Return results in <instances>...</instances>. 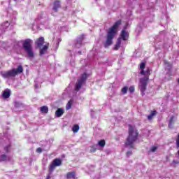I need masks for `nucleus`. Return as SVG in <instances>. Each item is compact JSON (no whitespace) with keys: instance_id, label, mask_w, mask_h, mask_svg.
<instances>
[{"instance_id":"1","label":"nucleus","mask_w":179,"mask_h":179,"mask_svg":"<svg viewBox=\"0 0 179 179\" xmlns=\"http://www.w3.org/2000/svg\"><path fill=\"white\" fill-rule=\"evenodd\" d=\"M145 63H141L140 64V73L141 75H143L145 77L140 79L138 87L141 92L142 96H144L145 92L146 91V86H148V80H149V75H150V69L147 68L146 71H145Z\"/></svg>"},{"instance_id":"2","label":"nucleus","mask_w":179,"mask_h":179,"mask_svg":"<svg viewBox=\"0 0 179 179\" xmlns=\"http://www.w3.org/2000/svg\"><path fill=\"white\" fill-rule=\"evenodd\" d=\"M121 25V20L117 21L113 26L109 29L108 31L106 41L105 43V48L109 47L113 44V39L114 38V36H115L116 33L118 31V27Z\"/></svg>"},{"instance_id":"3","label":"nucleus","mask_w":179,"mask_h":179,"mask_svg":"<svg viewBox=\"0 0 179 179\" xmlns=\"http://www.w3.org/2000/svg\"><path fill=\"white\" fill-rule=\"evenodd\" d=\"M138 139V130L134 126L129 125V136L125 143L127 148H134V142Z\"/></svg>"},{"instance_id":"4","label":"nucleus","mask_w":179,"mask_h":179,"mask_svg":"<svg viewBox=\"0 0 179 179\" xmlns=\"http://www.w3.org/2000/svg\"><path fill=\"white\" fill-rule=\"evenodd\" d=\"M23 72V66H18L17 69H13L8 71L1 72V76L5 79H10V78H15L17 75H19Z\"/></svg>"},{"instance_id":"5","label":"nucleus","mask_w":179,"mask_h":179,"mask_svg":"<svg viewBox=\"0 0 179 179\" xmlns=\"http://www.w3.org/2000/svg\"><path fill=\"white\" fill-rule=\"evenodd\" d=\"M32 43L33 41L31 39H27L22 43V47L29 58H34V52L31 46Z\"/></svg>"},{"instance_id":"6","label":"nucleus","mask_w":179,"mask_h":179,"mask_svg":"<svg viewBox=\"0 0 179 179\" xmlns=\"http://www.w3.org/2000/svg\"><path fill=\"white\" fill-rule=\"evenodd\" d=\"M86 79H87V74L84 73L78 80L76 86L75 90L76 92H85V83L86 82Z\"/></svg>"},{"instance_id":"7","label":"nucleus","mask_w":179,"mask_h":179,"mask_svg":"<svg viewBox=\"0 0 179 179\" xmlns=\"http://www.w3.org/2000/svg\"><path fill=\"white\" fill-rule=\"evenodd\" d=\"M128 37H129L128 32H127V31L123 29L121 32L120 37L117 39V42L115 45L114 50H118V48H120L121 45V40H123L124 41H125L126 40L128 39Z\"/></svg>"},{"instance_id":"8","label":"nucleus","mask_w":179,"mask_h":179,"mask_svg":"<svg viewBox=\"0 0 179 179\" xmlns=\"http://www.w3.org/2000/svg\"><path fill=\"white\" fill-rule=\"evenodd\" d=\"M62 164V162L59 159H55L52 164H50L49 167V171L50 173H52L54 170H55V167H58Z\"/></svg>"},{"instance_id":"9","label":"nucleus","mask_w":179,"mask_h":179,"mask_svg":"<svg viewBox=\"0 0 179 179\" xmlns=\"http://www.w3.org/2000/svg\"><path fill=\"white\" fill-rule=\"evenodd\" d=\"M61 8V3H59V1H56L53 3V8H52V13L54 14L55 12H58V9Z\"/></svg>"},{"instance_id":"10","label":"nucleus","mask_w":179,"mask_h":179,"mask_svg":"<svg viewBox=\"0 0 179 179\" xmlns=\"http://www.w3.org/2000/svg\"><path fill=\"white\" fill-rule=\"evenodd\" d=\"M64 113L65 111L62 108H58L55 113V117H56V118H59L64 115Z\"/></svg>"},{"instance_id":"11","label":"nucleus","mask_w":179,"mask_h":179,"mask_svg":"<svg viewBox=\"0 0 179 179\" xmlns=\"http://www.w3.org/2000/svg\"><path fill=\"white\" fill-rule=\"evenodd\" d=\"M35 44L38 47V48H41V45H43V44H44V38L41 37V38H38L36 41Z\"/></svg>"},{"instance_id":"12","label":"nucleus","mask_w":179,"mask_h":179,"mask_svg":"<svg viewBox=\"0 0 179 179\" xmlns=\"http://www.w3.org/2000/svg\"><path fill=\"white\" fill-rule=\"evenodd\" d=\"M14 24H15L14 22L10 23L9 22L6 21V22H4L3 24H1V26H3V29L6 30V29H8L9 26L12 27H13Z\"/></svg>"},{"instance_id":"13","label":"nucleus","mask_w":179,"mask_h":179,"mask_svg":"<svg viewBox=\"0 0 179 179\" xmlns=\"http://www.w3.org/2000/svg\"><path fill=\"white\" fill-rule=\"evenodd\" d=\"M3 99H9L10 97V90L7 89L3 92L2 94Z\"/></svg>"},{"instance_id":"14","label":"nucleus","mask_w":179,"mask_h":179,"mask_svg":"<svg viewBox=\"0 0 179 179\" xmlns=\"http://www.w3.org/2000/svg\"><path fill=\"white\" fill-rule=\"evenodd\" d=\"M157 114L156 110H151L150 114L148 116V120L152 121L153 120V117H155Z\"/></svg>"},{"instance_id":"15","label":"nucleus","mask_w":179,"mask_h":179,"mask_svg":"<svg viewBox=\"0 0 179 179\" xmlns=\"http://www.w3.org/2000/svg\"><path fill=\"white\" fill-rule=\"evenodd\" d=\"M77 42L76 43V48H80L82 47V41L83 40V37H80L77 38Z\"/></svg>"},{"instance_id":"16","label":"nucleus","mask_w":179,"mask_h":179,"mask_svg":"<svg viewBox=\"0 0 179 179\" xmlns=\"http://www.w3.org/2000/svg\"><path fill=\"white\" fill-rule=\"evenodd\" d=\"M67 179H76V175L75 174V172H69L66 175Z\"/></svg>"},{"instance_id":"17","label":"nucleus","mask_w":179,"mask_h":179,"mask_svg":"<svg viewBox=\"0 0 179 179\" xmlns=\"http://www.w3.org/2000/svg\"><path fill=\"white\" fill-rule=\"evenodd\" d=\"M47 50H48V44L45 45L42 49L40 50L41 55H44L45 52H47Z\"/></svg>"},{"instance_id":"18","label":"nucleus","mask_w":179,"mask_h":179,"mask_svg":"<svg viewBox=\"0 0 179 179\" xmlns=\"http://www.w3.org/2000/svg\"><path fill=\"white\" fill-rule=\"evenodd\" d=\"M0 160H1V162H8V160H9V157L6 155H2L0 157Z\"/></svg>"},{"instance_id":"19","label":"nucleus","mask_w":179,"mask_h":179,"mask_svg":"<svg viewBox=\"0 0 179 179\" xmlns=\"http://www.w3.org/2000/svg\"><path fill=\"white\" fill-rule=\"evenodd\" d=\"M41 112L43 113L44 114H47V113H48V107L47 106L41 107Z\"/></svg>"},{"instance_id":"20","label":"nucleus","mask_w":179,"mask_h":179,"mask_svg":"<svg viewBox=\"0 0 179 179\" xmlns=\"http://www.w3.org/2000/svg\"><path fill=\"white\" fill-rule=\"evenodd\" d=\"M72 103L73 101L70 100L66 106V110H71V108H72Z\"/></svg>"},{"instance_id":"21","label":"nucleus","mask_w":179,"mask_h":179,"mask_svg":"<svg viewBox=\"0 0 179 179\" xmlns=\"http://www.w3.org/2000/svg\"><path fill=\"white\" fill-rule=\"evenodd\" d=\"M44 17H45V14L41 13V14L38 15V18L36 20V22H38V21L41 20L42 19H44Z\"/></svg>"},{"instance_id":"22","label":"nucleus","mask_w":179,"mask_h":179,"mask_svg":"<svg viewBox=\"0 0 179 179\" xmlns=\"http://www.w3.org/2000/svg\"><path fill=\"white\" fill-rule=\"evenodd\" d=\"M176 121V117L174 116H172L169 120V127H171V125L174 124V122Z\"/></svg>"},{"instance_id":"23","label":"nucleus","mask_w":179,"mask_h":179,"mask_svg":"<svg viewBox=\"0 0 179 179\" xmlns=\"http://www.w3.org/2000/svg\"><path fill=\"white\" fill-rule=\"evenodd\" d=\"M98 145L101 146V148H104V146H106V141L101 140L100 141L98 142Z\"/></svg>"},{"instance_id":"24","label":"nucleus","mask_w":179,"mask_h":179,"mask_svg":"<svg viewBox=\"0 0 179 179\" xmlns=\"http://www.w3.org/2000/svg\"><path fill=\"white\" fill-rule=\"evenodd\" d=\"M72 131H73V132L76 134V132H78V131H79V125L76 124V125L73 126L72 128Z\"/></svg>"},{"instance_id":"25","label":"nucleus","mask_w":179,"mask_h":179,"mask_svg":"<svg viewBox=\"0 0 179 179\" xmlns=\"http://www.w3.org/2000/svg\"><path fill=\"white\" fill-rule=\"evenodd\" d=\"M127 92H128V87H124L122 89V93H123V94H127Z\"/></svg>"},{"instance_id":"26","label":"nucleus","mask_w":179,"mask_h":179,"mask_svg":"<svg viewBox=\"0 0 179 179\" xmlns=\"http://www.w3.org/2000/svg\"><path fill=\"white\" fill-rule=\"evenodd\" d=\"M5 30L3 26H0V36H2L5 33Z\"/></svg>"},{"instance_id":"27","label":"nucleus","mask_w":179,"mask_h":179,"mask_svg":"<svg viewBox=\"0 0 179 179\" xmlns=\"http://www.w3.org/2000/svg\"><path fill=\"white\" fill-rule=\"evenodd\" d=\"M129 91L130 92V93H134V92H135V87L134 86H131L129 88Z\"/></svg>"},{"instance_id":"28","label":"nucleus","mask_w":179,"mask_h":179,"mask_svg":"<svg viewBox=\"0 0 179 179\" xmlns=\"http://www.w3.org/2000/svg\"><path fill=\"white\" fill-rule=\"evenodd\" d=\"M156 150H157V147H156V146H152L150 148V152H156Z\"/></svg>"},{"instance_id":"29","label":"nucleus","mask_w":179,"mask_h":179,"mask_svg":"<svg viewBox=\"0 0 179 179\" xmlns=\"http://www.w3.org/2000/svg\"><path fill=\"white\" fill-rule=\"evenodd\" d=\"M176 148L179 149V134L178 135V137L176 138Z\"/></svg>"},{"instance_id":"30","label":"nucleus","mask_w":179,"mask_h":179,"mask_svg":"<svg viewBox=\"0 0 179 179\" xmlns=\"http://www.w3.org/2000/svg\"><path fill=\"white\" fill-rule=\"evenodd\" d=\"M131 155H132V151H128L127 152V157H129V156H131Z\"/></svg>"},{"instance_id":"31","label":"nucleus","mask_w":179,"mask_h":179,"mask_svg":"<svg viewBox=\"0 0 179 179\" xmlns=\"http://www.w3.org/2000/svg\"><path fill=\"white\" fill-rule=\"evenodd\" d=\"M36 152L37 153H41V152H43V150L41 148H38V149H36Z\"/></svg>"},{"instance_id":"32","label":"nucleus","mask_w":179,"mask_h":179,"mask_svg":"<svg viewBox=\"0 0 179 179\" xmlns=\"http://www.w3.org/2000/svg\"><path fill=\"white\" fill-rule=\"evenodd\" d=\"M164 64H165L166 66L171 67V64H170L169 62H164Z\"/></svg>"},{"instance_id":"33","label":"nucleus","mask_w":179,"mask_h":179,"mask_svg":"<svg viewBox=\"0 0 179 179\" xmlns=\"http://www.w3.org/2000/svg\"><path fill=\"white\" fill-rule=\"evenodd\" d=\"M15 107H20V103H19V102H15Z\"/></svg>"},{"instance_id":"34","label":"nucleus","mask_w":179,"mask_h":179,"mask_svg":"<svg viewBox=\"0 0 179 179\" xmlns=\"http://www.w3.org/2000/svg\"><path fill=\"white\" fill-rule=\"evenodd\" d=\"M50 178H51V176H50V175H48V176H47V178H46V179H50Z\"/></svg>"},{"instance_id":"35","label":"nucleus","mask_w":179,"mask_h":179,"mask_svg":"<svg viewBox=\"0 0 179 179\" xmlns=\"http://www.w3.org/2000/svg\"><path fill=\"white\" fill-rule=\"evenodd\" d=\"M35 87H36V89H38V85L37 84H36V85H35Z\"/></svg>"},{"instance_id":"36","label":"nucleus","mask_w":179,"mask_h":179,"mask_svg":"<svg viewBox=\"0 0 179 179\" xmlns=\"http://www.w3.org/2000/svg\"><path fill=\"white\" fill-rule=\"evenodd\" d=\"M4 150H6V152H8V147H6Z\"/></svg>"},{"instance_id":"37","label":"nucleus","mask_w":179,"mask_h":179,"mask_svg":"<svg viewBox=\"0 0 179 179\" xmlns=\"http://www.w3.org/2000/svg\"><path fill=\"white\" fill-rule=\"evenodd\" d=\"M59 43V42H58L56 45H57V48H58V44Z\"/></svg>"},{"instance_id":"38","label":"nucleus","mask_w":179,"mask_h":179,"mask_svg":"<svg viewBox=\"0 0 179 179\" xmlns=\"http://www.w3.org/2000/svg\"><path fill=\"white\" fill-rule=\"evenodd\" d=\"M78 54H79V55H80L81 52H78Z\"/></svg>"},{"instance_id":"39","label":"nucleus","mask_w":179,"mask_h":179,"mask_svg":"<svg viewBox=\"0 0 179 179\" xmlns=\"http://www.w3.org/2000/svg\"><path fill=\"white\" fill-rule=\"evenodd\" d=\"M178 156H179V150H178Z\"/></svg>"},{"instance_id":"40","label":"nucleus","mask_w":179,"mask_h":179,"mask_svg":"<svg viewBox=\"0 0 179 179\" xmlns=\"http://www.w3.org/2000/svg\"><path fill=\"white\" fill-rule=\"evenodd\" d=\"M17 45H19V43H17Z\"/></svg>"},{"instance_id":"41","label":"nucleus","mask_w":179,"mask_h":179,"mask_svg":"<svg viewBox=\"0 0 179 179\" xmlns=\"http://www.w3.org/2000/svg\"><path fill=\"white\" fill-rule=\"evenodd\" d=\"M14 1H17V0H14Z\"/></svg>"}]
</instances>
